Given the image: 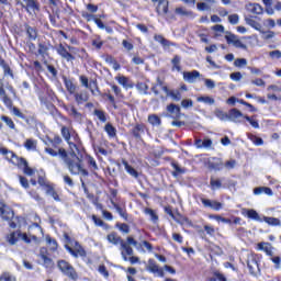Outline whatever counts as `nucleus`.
<instances>
[{
  "label": "nucleus",
  "mask_w": 281,
  "mask_h": 281,
  "mask_svg": "<svg viewBox=\"0 0 281 281\" xmlns=\"http://www.w3.org/2000/svg\"><path fill=\"white\" fill-rule=\"evenodd\" d=\"M61 135L69 145V150L67 151V149L63 147L59 148V159L64 161L70 175H81L82 177H89V171H87V169H85V166H82V159L80 158V148L78 147V145L69 140L71 139V133H69V128L63 126Z\"/></svg>",
  "instance_id": "obj_1"
},
{
  "label": "nucleus",
  "mask_w": 281,
  "mask_h": 281,
  "mask_svg": "<svg viewBox=\"0 0 281 281\" xmlns=\"http://www.w3.org/2000/svg\"><path fill=\"white\" fill-rule=\"evenodd\" d=\"M106 240L108 243H111V245H120L121 256L125 262H128V256H133L135 254L131 245H137V240L132 236H128L126 241H124V239L116 235V233H110L106 236Z\"/></svg>",
  "instance_id": "obj_2"
},
{
  "label": "nucleus",
  "mask_w": 281,
  "mask_h": 281,
  "mask_svg": "<svg viewBox=\"0 0 281 281\" xmlns=\"http://www.w3.org/2000/svg\"><path fill=\"white\" fill-rule=\"evenodd\" d=\"M159 87L166 93L167 98H171L175 102H180L181 100V92L179 90H170L161 77H157L156 82L151 85V91L155 95H159Z\"/></svg>",
  "instance_id": "obj_3"
},
{
  "label": "nucleus",
  "mask_w": 281,
  "mask_h": 281,
  "mask_svg": "<svg viewBox=\"0 0 281 281\" xmlns=\"http://www.w3.org/2000/svg\"><path fill=\"white\" fill-rule=\"evenodd\" d=\"M226 41L228 45L239 47L240 49H247V45L262 46V44H258V37L256 36H243L240 38H237L236 36H226Z\"/></svg>",
  "instance_id": "obj_4"
},
{
  "label": "nucleus",
  "mask_w": 281,
  "mask_h": 281,
  "mask_svg": "<svg viewBox=\"0 0 281 281\" xmlns=\"http://www.w3.org/2000/svg\"><path fill=\"white\" fill-rule=\"evenodd\" d=\"M65 238L67 240V245L65 246V249L74 258H85L87 256V250L75 239L69 238V235H65Z\"/></svg>",
  "instance_id": "obj_5"
},
{
  "label": "nucleus",
  "mask_w": 281,
  "mask_h": 281,
  "mask_svg": "<svg viewBox=\"0 0 281 281\" xmlns=\"http://www.w3.org/2000/svg\"><path fill=\"white\" fill-rule=\"evenodd\" d=\"M19 238L24 240V243H34L35 245H38L40 240L38 237L27 235V234H22L21 232H13L7 236V241L9 245H14L15 243H19Z\"/></svg>",
  "instance_id": "obj_6"
},
{
  "label": "nucleus",
  "mask_w": 281,
  "mask_h": 281,
  "mask_svg": "<svg viewBox=\"0 0 281 281\" xmlns=\"http://www.w3.org/2000/svg\"><path fill=\"white\" fill-rule=\"evenodd\" d=\"M57 267L61 273L67 276V278H70V280H78V272H76V269H74L66 260H59Z\"/></svg>",
  "instance_id": "obj_7"
},
{
  "label": "nucleus",
  "mask_w": 281,
  "mask_h": 281,
  "mask_svg": "<svg viewBox=\"0 0 281 281\" xmlns=\"http://www.w3.org/2000/svg\"><path fill=\"white\" fill-rule=\"evenodd\" d=\"M13 166H18V168H22L24 175H27V177L34 176V169L27 165V160L24 158L14 157L13 158Z\"/></svg>",
  "instance_id": "obj_8"
},
{
  "label": "nucleus",
  "mask_w": 281,
  "mask_h": 281,
  "mask_svg": "<svg viewBox=\"0 0 281 281\" xmlns=\"http://www.w3.org/2000/svg\"><path fill=\"white\" fill-rule=\"evenodd\" d=\"M18 4L24 8L29 14H36L40 10L36 0H23V2L18 0Z\"/></svg>",
  "instance_id": "obj_9"
},
{
  "label": "nucleus",
  "mask_w": 281,
  "mask_h": 281,
  "mask_svg": "<svg viewBox=\"0 0 281 281\" xmlns=\"http://www.w3.org/2000/svg\"><path fill=\"white\" fill-rule=\"evenodd\" d=\"M0 218H2V221L14 218V211H12L10 206L3 204V202H0Z\"/></svg>",
  "instance_id": "obj_10"
},
{
  "label": "nucleus",
  "mask_w": 281,
  "mask_h": 281,
  "mask_svg": "<svg viewBox=\"0 0 281 281\" xmlns=\"http://www.w3.org/2000/svg\"><path fill=\"white\" fill-rule=\"evenodd\" d=\"M168 117L179 120L181 117V108L175 103L167 105Z\"/></svg>",
  "instance_id": "obj_11"
},
{
  "label": "nucleus",
  "mask_w": 281,
  "mask_h": 281,
  "mask_svg": "<svg viewBox=\"0 0 281 281\" xmlns=\"http://www.w3.org/2000/svg\"><path fill=\"white\" fill-rule=\"evenodd\" d=\"M201 203L204 205V207H210L211 210H215V212L223 210V203L218 201L202 198Z\"/></svg>",
  "instance_id": "obj_12"
},
{
  "label": "nucleus",
  "mask_w": 281,
  "mask_h": 281,
  "mask_svg": "<svg viewBox=\"0 0 281 281\" xmlns=\"http://www.w3.org/2000/svg\"><path fill=\"white\" fill-rule=\"evenodd\" d=\"M245 9L247 12H249V14L260 15L265 13V9L258 3L249 2L245 5Z\"/></svg>",
  "instance_id": "obj_13"
},
{
  "label": "nucleus",
  "mask_w": 281,
  "mask_h": 281,
  "mask_svg": "<svg viewBox=\"0 0 281 281\" xmlns=\"http://www.w3.org/2000/svg\"><path fill=\"white\" fill-rule=\"evenodd\" d=\"M198 78H201V72H199V70L183 72V80L189 82V85H194Z\"/></svg>",
  "instance_id": "obj_14"
},
{
  "label": "nucleus",
  "mask_w": 281,
  "mask_h": 281,
  "mask_svg": "<svg viewBox=\"0 0 281 281\" xmlns=\"http://www.w3.org/2000/svg\"><path fill=\"white\" fill-rule=\"evenodd\" d=\"M147 271H150V273H156L159 278H164V269L159 268L157 262H155L153 259L148 260Z\"/></svg>",
  "instance_id": "obj_15"
},
{
  "label": "nucleus",
  "mask_w": 281,
  "mask_h": 281,
  "mask_svg": "<svg viewBox=\"0 0 281 281\" xmlns=\"http://www.w3.org/2000/svg\"><path fill=\"white\" fill-rule=\"evenodd\" d=\"M215 3L216 0H203L196 4V8L200 10V12H210V10L214 8Z\"/></svg>",
  "instance_id": "obj_16"
},
{
  "label": "nucleus",
  "mask_w": 281,
  "mask_h": 281,
  "mask_svg": "<svg viewBox=\"0 0 281 281\" xmlns=\"http://www.w3.org/2000/svg\"><path fill=\"white\" fill-rule=\"evenodd\" d=\"M65 110L67 111L68 115H70V117H74V120H76V122H80V120H82V114L78 112L76 106H74L72 104L65 106Z\"/></svg>",
  "instance_id": "obj_17"
},
{
  "label": "nucleus",
  "mask_w": 281,
  "mask_h": 281,
  "mask_svg": "<svg viewBox=\"0 0 281 281\" xmlns=\"http://www.w3.org/2000/svg\"><path fill=\"white\" fill-rule=\"evenodd\" d=\"M132 247H135L137 251H142L143 254H146V249L147 251H153V245L146 240L140 243L136 241V245H132Z\"/></svg>",
  "instance_id": "obj_18"
},
{
  "label": "nucleus",
  "mask_w": 281,
  "mask_h": 281,
  "mask_svg": "<svg viewBox=\"0 0 281 281\" xmlns=\"http://www.w3.org/2000/svg\"><path fill=\"white\" fill-rule=\"evenodd\" d=\"M243 214H246L249 218L252 221H257L258 223H262V217H260V214L254 209H244Z\"/></svg>",
  "instance_id": "obj_19"
},
{
  "label": "nucleus",
  "mask_w": 281,
  "mask_h": 281,
  "mask_svg": "<svg viewBox=\"0 0 281 281\" xmlns=\"http://www.w3.org/2000/svg\"><path fill=\"white\" fill-rule=\"evenodd\" d=\"M240 117H245V115H243V112H240V110L238 109L229 110L228 120H231V122L238 123L240 122Z\"/></svg>",
  "instance_id": "obj_20"
},
{
  "label": "nucleus",
  "mask_w": 281,
  "mask_h": 281,
  "mask_svg": "<svg viewBox=\"0 0 281 281\" xmlns=\"http://www.w3.org/2000/svg\"><path fill=\"white\" fill-rule=\"evenodd\" d=\"M75 100L77 104H83V102H89V92L82 90L75 93Z\"/></svg>",
  "instance_id": "obj_21"
},
{
  "label": "nucleus",
  "mask_w": 281,
  "mask_h": 281,
  "mask_svg": "<svg viewBox=\"0 0 281 281\" xmlns=\"http://www.w3.org/2000/svg\"><path fill=\"white\" fill-rule=\"evenodd\" d=\"M0 98L3 102V104L8 109H12V99H10V97H8V93H5V89H3V87H1V86H0Z\"/></svg>",
  "instance_id": "obj_22"
},
{
  "label": "nucleus",
  "mask_w": 281,
  "mask_h": 281,
  "mask_svg": "<svg viewBox=\"0 0 281 281\" xmlns=\"http://www.w3.org/2000/svg\"><path fill=\"white\" fill-rule=\"evenodd\" d=\"M247 267L250 273H256V269H258V261H256V257L254 255L248 256Z\"/></svg>",
  "instance_id": "obj_23"
},
{
  "label": "nucleus",
  "mask_w": 281,
  "mask_h": 281,
  "mask_svg": "<svg viewBox=\"0 0 281 281\" xmlns=\"http://www.w3.org/2000/svg\"><path fill=\"white\" fill-rule=\"evenodd\" d=\"M57 52H58L59 56H61V58H65V60H67L68 63L70 60L75 59L74 55H71V53L67 52V48L64 47L63 45H60L58 47Z\"/></svg>",
  "instance_id": "obj_24"
},
{
  "label": "nucleus",
  "mask_w": 281,
  "mask_h": 281,
  "mask_svg": "<svg viewBox=\"0 0 281 281\" xmlns=\"http://www.w3.org/2000/svg\"><path fill=\"white\" fill-rule=\"evenodd\" d=\"M122 165L124 166L127 175H131V177H133L134 179H137L139 177V172H137L135 168H133V166H130L128 161L122 160Z\"/></svg>",
  "instance_id": "obj_25"
},
{
  "label": "nucleus",
  "mask_w": 281,
  "mask_h": 281,
  "mask_svg": "<svg viewBox=\"0 0 281 281\" xmlns=\"http://www.w3.org/2000/svg\"><path fill=\"white\" fill-rule=\"evenodd\" d=\"M267 225H270L271 227H280L281 226V221L278 217H269V216H263L261 218Z\"/></svg>",
  "instance_id": "obj_26"
},
{
  "label": "nucleus",
  "mask_w": 281,
  "mask_h": 281,
  "mask_svg": "<svg viewBox=\"0 0 281 281\" xmlns=\"http://www.w3.org/2000/svg\"><path fill=\"white\" fill-rule=\"evenodd\" d=\"M258 249L265 251L268 256H273V247L269 243H259Z\"/></svg>",
  "instance_id": "obj_27"
},
{
  "label": "nucleus",
  "mask_w": 281,
  "mask_h": 281,
  "mask_svg": "<svg viewBox=\"0 0 281 281\" xmlns=\"http://www.w3.org/2000/svg\"><path fill=\"white\" fill-rule=\"evenodd\" d=\"M116 80L119 85H121L125 89H133V83H131V80H128L127 77L125 76L116 77Z\"/></svg>",
  "instance_id": "obj_28"
},
{
  "label": "nucleus",
  "mask_w": 281,
  "mask_h": 281,
  "mask_svg": "<svg viewBox=\"0 0 281 281\" xmlns=\"http://www.w3.org/2000/svg\"><path fill=\"white\" fill-rule=\"evenodd\" d=\"M262 3L266 8V12L269 14V16H273L276 14V10L273 9V0H262Z\"/></svg>",
  "instance_id": "obj_29"
},
{
  "label": "nucleus",
  "mask_w": 281,
  "mask_h": 281,
  "mask_svg": "<svg viewBox=\"0 0 281 281\" xmlns=\"http://www.w3.org/2000/svg\"><path fill=\"white\" fill-rule=\"evenodd\" d=\"M157 12H158V14H168V1L167 0H162L158 3Z\"/></svg>",
  "instance_id": "obj_30"
},
{
  "label": "nucleus",
  "mask_w": 281,
  "mask_h": 281,
  "mask_svg": "<svg viewBox=\"0 0 281 281\" xmlns=\"http://www.w3.org/2000/svg\"><path fill=\"white\" fill-rule=\"evenodd\" d=\"M210 186L212 190H221V188H223V181L212 177L210 180Z\"/></svg>",
  "instance_id": "obj_31"
},
{
  "label": "nucleus",
  "mask_w": 281,
  "mask_h": 281,
  "mask_svg": "<svg viewBox=\"0 0 281 281\" xmlns=\"http://www.w3.org/2000/svg\"><path fill=\"white\" fill-rule=\"evenodd\" d=\"M37 146V142L34 138H27L24 142V148H26V150H35Z\"/></svg>",
  "instance_id": "obj_32"
},
{
  "label": "nucleus",
  "mask_w": 281,
  "mask_h": 281,
  "mask_svg": "<svg viewBox=\"0 0 281 281\" xmlns=\"http://www.w3.org/2000/svg\"><path fill=\"white\" fill-rule=\"evenodd\" d=\"M46 243L50 251H56V249H58V243L56 241V239H53L49 235L46 236Z\"/></svg>",
  "instance_id": "obj_33"
},
{
  "label": "nucleus",
  "mask_w": 281,
  "mask_h": 281,
  "mask_svg": "<svg viewBox=\"0 0 281 281\" xmlns=\"http://www.w3.org/2000/svg\"><path fill=\"white\" fill-rule=\"evenodd\" d=\"M245 22L247 23V25H250V27H254L257 31H260L262 25H260V23L256 22V20H254V18H245Z\"/></svg>",
  "instance_id": "obj_34"
},
{
  "label": "nucleus",
  "mask_w": 281,
  "mask_h": 281,
  "mask_svg": "<svg viewBox=\"0 0 281 281\" xmlns=\"http://www.w3.org/2000/svg\"><path fill=\"white\" fill-rule=\"evenodd\" d=\"M0 155L7 156V159H9V161H11V164H14V161H13L14 157H19L16 155H14V153L8 150L7 148H0Z\"/></svg>",
  "instance_id": "obj_35"
},
{
  "label": "nucleus",
  "mask_w": 281,
  "mask_h": 281,
  "mask_svg": "<svg viewBox=\"0 0 281 281\" xmlns=\"http://www.w3.org/2000/svg\"><path fill=\"white\" fill-rule=\"evenodd\" d=\"M46 194H48V196H52L54 201L60 202V196L58 195L56 190H54L53 186L47 187Z\"/></svg>",
  "instance_id": "obj_36"
},
{
  "label": "nucleus",
  "mask_w": 281,
  "mask_h": 281,
  "mask_svg": "<svg viewBox=\"0 0 281 281\" xmlns=\"http://www.w3.org/2000/svg\"><path fill=\"white\" fill-rule=\"evenodd\" d=\"M1 120L7 124V126H9V128L16 132V125H14V121H12L10 116L2 115Z\"/></svg>",
  "instance_id": "obj_37"
},
{
  "label": "nucleus",
  "mask_w": 281,
  "mask_h": 281,
  "mask_svg": "<svg viewBox=\"0 0 281 281\" xmlns=\"http://www.w3.org/2000/svg\"><path fill=\"white\" fill-rule=\"evenodd\" d=\"M0 281H16V277L11 272H2L0 276Z\"/></svg>",
  "instance_id": "obj_38"
},
{
  "label": "nucleus",
  "mask_w": 281,
  "mask_h": 281,
  "mask_svg": "<svg viewBox=\"0 0 281 281\" xmlns=\"http://www.w3.org/2000/svg\"><path fill=\"white\" fill-rule=\"evenodd\" d=\"M148 122L153 126H159L161 124V119H159V116H157V114H151L148 116Z\"/></svg>",
  "instance_id": "obj_39"
},
{
  "label": "nucleus",
  "mask_w": 281,
  "mask_h": 281,
  "mask_svg": "<svg viewBox=\"0 0 281 281\" xmlns=\"http://www.w3.org/2000/svg\"><path fill=\"white\" fill-rule=\"evenodd\" d=\"M248 139H250V142H252V144H255V146H262V144H265V140H262L261 137H258L252 134L248 135Z\"/></svg>",
  "instance_id": "obj_40"
},
{
  "label": "nucleus",
  "mask_w": 281,
  "mask_h": 281,
  "mask_svg": "<svg viewBox=\"0 0 281 281\" xmlns=\"http://www.w3.org/2000/svg\"><path fill=\"white\" fill-rule=\"evenodd\" d=\"M65 82V87L67 89V91H69L70 93H76V86L74 85V82L67 78L64 79Z\"/></svg>",
  "instance_id": "obj_41"
},
{
  "label": "nucleus",
  "mask_w": 281,
  "mask_h": 281,
  "mask_svg": "<svg viewBox=\"0 0 281 281\" xmlns=\"http://www.w3.org/2000/svg\"><path fill=\"white\" fill-rule=\"evenodd\" d=\"M42 260H43V267H45L46 269H52L54 267V260H52V258L47 256H43Z\"/></svg>",
  "instance_id": "obj_42"
},
{
  "label": "nucleus",
  "mask_w": 281,
  "mask_h": 281,
  "mask_svg": "<svg viewBox=\"0 0 281 281\" xmlns=\"http://www.w3.org/2000/svg\"><path fill=\"white\" fill-rule=\"evenodd\" d=\"M145 214L150 216V221L154 223H157L159 221V216H157V213L153 209H145Z\"/></svg>",
  "instance_id": "obj_43"
},
{
  "label": "nucleus",
  "mask_w": 281,
  "mask_h": 281,
  "mask_svg": "<svg viewBox=\"0 0 281 281\" xmlns=\"http://www.w3.org/2000/svg\"><path fill=\"white\" fill-rule=\"evenodd\" d=\"M86 89H90L92 95H98V93L100 92V90L98 89V83L95 81H90Z\"/></svg>",
  "instance_id": "obj_44"
},
{
  "label": "nucleus",
  "mask_w": 281,
  "mask_h": 281,
  "mask_svg": "<svg viewBox=\"0 0 281 281\" xmlns=\"http://www.w3.org/2000/svg\"><path fill=\"white\" fill-rule=\"evenodd\" d=\"M136 89L143 93L144 95H148V85L144 83V82H138L136 85Z\"/></svg>",
  "instance_id": "obj_45"
},
{
  "label": "nucleus",
  "mask_w": 281,
  "mask_h": 281,
  "mask_svg": "<svg viewBox=\"0 0 281 281\" xmlns=\"http://www.w3.org/2000/svg\"><path fill=\"white\" fill-rule=\"evenodd\" d=\"M215 115L221 120L222 122H227L229 120V114L223 112L222 110H215Z\"/></svg>",
  "instance_id": "obj_46"
},
{
  "label": "nucleus",
  "mask_w": 281,
  "mask_h": 281,
  "mask_svg": "<svg viewBox=\"0 0 281 281\" xmlns=\"http://www.w3.org/2000/svg\"><path fill=\"white\" fill-rule=\"evenodd\" d=\"M176 14H179L180 16H192V12L186 10L183 7L176 8Z\"/></svg>",
  "instance_id": "obj_47"
},
{
  "label": "nucleus",
  "mask_w": 281,
  "mask_h": 281,
  "mask_svg": "<svg viewBox=\"0 0 281 281\" xmlns=\"http://www.w3.org/2000/svg\"><path fill=\"white\" fill-rule=\"evenodd\" d=\"M171 166L175 169V171L172 172L173 177H177L178 175H183L186 172V169L179 167V165L176 162H172Z\"/></svg>",
  "instance_id": "obj_48"
},
{
  "label": "nucleus",
  "mask_w": 281,
  "mask_h": 281,
  "mask_svg": "<svg viewBox=\"0 0 281 281\" xmlns=\"http://www.w3.org/2000/svg\"><path fill=\"white\" fill-rule=\"evenodd\" d=\"M94 115L100 120V122H106V114L102 110H94Z\"/></svg>",
  "instance_id": "obj_49"
},
{
  "label": "nucleus",
  "mask_w": 281,
  "mask_h": 281,
  "mask_svg": "<svg viewBox=\"0 0 281 281\" xmlns=\"http://www.w3.org/2000/svg\"><path fill=\"white\" fill-rule=\"evenodd\" d=\"M210 168H212L213 170H223V160L217 159L215 164L210 162Z\"/></svg>",
  "instance_id": "obj_50"
},
{
  "label": "nucleus",
  "mask_w": 281,
  "mask_h": 281,
  "mask_svg": "<svg viewBox=\"0 0 281 281\" xmlns=\"http://www.w3.org/2000/svg\"><path fill=\"white\" fill-rule=\"evenodd\" d=\"M155 41H157V43H160V45H162V47H170V43L168 42V40L164 38V36H155Z\"/></svg>",
  "instance_id": "obj_51"
},
{
  "label": "nucleus",
  "mask_w": 281,
  "mask_h": 281,
  "mask_svg": "<svg viewBox=\"0 0 281 281\" xmlns=\"http://www.w3.org/2000/svg\"><path fill=\"white\" fill-rule=\"evenodd\" d=\"M105 132L108 133V135L110 137H115V127H113V125L111 123H108L105 125Z\"/></svg>",
  "instance_id": "obj_52"
},
{
  "label": "nucleus",
  "mask_w": 281,
  "mask_h": 281,
  "mask_svg": "<svg viewBox=\"0 0 281 281\" xmlns=\"http://www.w3.org/2000/svg\"><path fill=\"white\" fill-rule=\"evenodd\" d=\"M198 102H204V104H214V99L212 97H199Z\"/></svg>",
  "instance_id": "obj_53"
},
{
  "label": "nucleus",
  "mask_w": 281,
  "mask_h": 281,
  "mask_svg": "<svg viewBox=\"0 0 281 281\" xmlns=\"http://www.w3.org/2000/svg\"><path fill=\"white\" fill-rule=\"evenodd\" d=\"M182 109H191V106H194V102H192V99H184L181 101Z\"/></svg>",
  "instance_id": "obj_54"
},
{
  "label": "nucleus",
  "mask_w": 281,
  "mask_h": 281,
  "mask_svg": "<svg viewBox=\"0 0 281 281\" xmlns=\"http://www.w3.org/2000/svg\"><path fill=\"white\" fill-rule=\"evenodd\" d=\"M245 120H247V122H249V124L252 126V128H260V124L258 123V121L254 120V117H249V116H244Z\"/></svg>",
  "instance_id": "obj_55"
},
{
  "label": "nucleus",
  "mask_w": 281,
  "mask_h": 281,
  "mask_svg": "<svg viewBox=\"0 0 281 281\" xmlns=\"http://www.w3.org/2000/svg\"><path fill=\"white\" fill-rule=\"evenodd\" d=\"M234 66L235 67H247V59H245V58H237L234 61Z\"/></svg>",
  "instance_id": "obj_56"
},
{
  "label": "nucleus",
  "mask_w": 281,
  "mask_h": 281,
  "mask_svg": "<svg viewBox=\"0 0 281 281\" xmlns=\"http://www.w3.org/2000/svg\"><path fill=\"white\" fill-rule=\"evenodd\" d=\"M238 21H239V16L238 14L234 13V14H231L228 16V22L232 24V25H238Z\"/></svg>",
  "instance_id": "obj_57"
},
{
  "label": "nucleus",
  "mask_w": 281,
  "mask_h": 281,
  "mask_svg": "<svg viewBox=\"0 0 281 281\" xmlns=\"http://www.w3.org/2000/svg\"><path fill=\"white\" fill-rule=\"evenodd\" d=\"M24 30L29 36H36V29L30 25H25Z\"/></svg>",
  "instance_id": "obj_58"
},
{
  "label": "nucleus",
  "mask_w": 281,
  "mask_h": 281,
  "mask_svg": "<svg viewBox=\"0 0 281 281\" xmlns=\"http://www.w3.org/2000/svg\"><path fill=\"white\" fill-rule=\"evenodd\" d=\"M224 167L226 170H233V168H236V160L231 159L224 164Z\"/></svg>",
  "instance_id": "obj_59"
},
{
  "label": "nucleus",
  "mask_w": 281,
  "mask_h": 281,
  "mask_svg": "<svg viewBox=\"0 0 281 281\" xmlns=\"http://www.w3.org/2000/svg\"><path fill=\"white\" fill-rule=\"evenodd\" d=\"M231 80H234L235 82H240V80H243V74L240 72L231 74Z\"/></svg>",
  "instance_id": "obj_60"
},
{
  "label": "nucleus",
  "mask_w": 281,
  "mask_h": 281,
  "mask_svg": "<svg viewBox=\"0 0 281 281\" xmlns=\"http://www.w3.org/2000/svg\"><path fill=\"white\" fill-rule=\"evenodd\" d=\"M38 184L42 186V188H44V190H46V191H47V188H52V184L46 182L45 178H43V177L38 178Z\"/></svg>",
  "instance_id": "obj_61"
},
{
  "label": "nucleus",
  "mask_w": 281,
  "mask_h": 281,
  "mask_svg": "<svg viewBox=\"0 0 281 281\" xmlns=\"http://www.w3.org/2000/svg\"><path fill=\"white\" fill-rule=\"evenodd\" d=\"M172 238L176 243H179V245L183 244V236H181L179 233H173Z\"/></svg>",
  "instance_id": "obj_62"
},
{
  "label": "nucleus",
  "mask_w": 281,
  "mask_h": 281,
  "mask_svg": "<svg viewBox=\"0 0 281 281\" xmlns=\"http://www.w3.org/2000/svg\"><path fill=\"white\" fill-rule=\"evenodd\" d=\"M19 179L22 188H25V189L30 188V182L27 181V178L20 176Z\"/></svg>",
  "instance_id": "obj_63"
},
{
  "label": "nucleus",
  "mask_w": 281,
  "mask_h": 281,
  "mask_svg": "<svg viewBox=\"0 0 281 281\" xmlns=\"http://www.w3.org/2000/svg\"><path fill=\"white\" fill-rule=\"evenodd\" d=\"M270 58L273 60L281 58V52L280 50H272L269 53Z\"/></svg>",
  "instance_id": "obj_64"
}]
</instances>
